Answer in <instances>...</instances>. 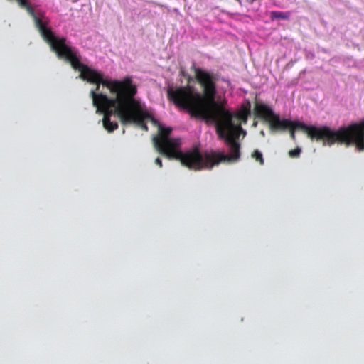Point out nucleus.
<instances>
[{
    "instance_id": "4",
    "label": "nucleus",
    "mask_w": 364,
    "mask_h": 364,
    "mask_svg": "<svg viewBox=\"0 0 364 364\" xmlns=\"http://www.w3.org/2000/svg\"><path fill=\"white\" fill-rule=\"evenodd\" d=\"M172 132L171 127H159L157 136L153 137V143L156 150L169 159H176L181 164L191 170L193 169L194 164L200 159L199 150H193L183 152L180 150L181 139L178 138H170Z\"/></svg>"
},
{
    "instance_id": "12",
    "label": "nucleus",
    "mask_w": 364,
    "mask_h": 364,
    "mask_svg": "<svg viewBox=\"0 0 364 364\" xmlns=\"http://www.w3.org/2000/svg\"><path fill=\"white\" fill-rule=\"evenodd\" d=\"M359 125L360 127V135L362 136V139L364 140V119L359 122Z\"/></svg>"
},
{
    "instance_id": "8",
    "label": "nucleus",
    "mask_w": 364,
    "mask_h": 364,
    "mask_svg": "<svg viewBox=\"0 0 364 364\" xmlns=\"http://www.w3.org/2000/svg\"><path fill=\"white\" fill-rule=\"evenodd\" d=\"M250 102L247 100L246 105H242L241 106V108L237 113H232L228 110L229 114L231 115V122L235 127H241V124L240 123L235 124L233 118H237L241 120L244 124L247 123V119L250 115Z\"/></svg>"
},
{
    "instance_id": "3",
    "label": "nucleus",
    "mask_w": 364,
    "mask_h": 364,
    "mask_svg": "<svg viewBox=\"0 0 364 364\" xmlns=\"http://www.w3.org/2000/svg\"><path fill=\"white\" fill-rule=\"evenodd\" d=\"M282 121H287L284 128L275 129L274 132H285L289 129L290 137L293 141L296 140L295 131L301 130L311 141H321L323 146H331L335 143L343 144L346 146L354 144L359 151L364 150V140L360 135L359 123H353L335 131L327 126L320 127L309 126L303 122H293L287 119H282Z\"/></svg>"
},
{
    "instance_id": "2",
    "label": "nucleus",
    "mask_w": 364,
    "mask_h": 364,
    "mask_svg": "<svg viewBox=\"0 0 364 364\" xmlns=\"http://www.w3.org/2000/svg\"><path fill=\"white\" fill-rule=\"evenodd\" d=\"M58 57L68 61L75 70L80 72L79 77L83 80L96 85V88L90 91L93 105L97 108V112L104 114L103 127L109 132L118 128L117 122H112V115L117 116L121 120L118 109H121V100L127 97V82L129 76L122 80L104 79L101 73L90 68L80 63L77 54L71 50V47H50Z\"/></svg>"
},
{
    "instance_id": "14",
    "label": "nucleus",
    "mask_w": 364,
    "mask_h": 364,
    "mask_svg": "<svg viewBox=\"0 0 364 364\" xmlns=\"http://www.w3.org/2000/svg\"><path fill=\"white\" fill-rule=\"evenodd\" d=\"M257 122H254V123H253V126H254V127H257Z\"/></svg>"
},
{
    "instance_id": "10",
    "label": "nucleus",
    "mask_w": 364,
    "mask_h": 364,
    "mask_svg": "<svg viewBox=\"0 0 364 364\" xmlns=\"http://www.w3.org/2000/svg\"><path fill=\"white\" fill-rule=\"evenodd\" d=\"M271 17L272 18L287 19L288 16L284 12L275 11L271 12Z\"/></svg>"
},
{
    "instance_id": "7",
    "label": "nucleus",
    "mask_w": 364,
    "mask_h": 364,
    "mask_svg": "<svg viewBox=\"0 0 364 364\" xmlns=\"http://www.w3.org/2000/svg\"><path fill=\"white\" fill-rule=\"evenodd\" d=\"M255 117L263 119L269 124V129L274 132L275 129L284 128L287 121H282L279 114L274 113L273 109L267 105L256 102L254 107Z\"/></svg>"
},
{
    "instance_id": "13",
    "label": "nucleus",
    "mask_w": 364,
    "mask_h": 364,
    "mask_svg": "<svg viewBox=\"0 0 364 364\" xmlns=\"http://www.w3.org/2000/svg\"><path fill=\"white\" fill-rule=\"evenodd\" d=\"M155 164L158 165L160 168L162 167V161L160 158L158 157L155 159Z\"/></svg>"
},
{
    "instance_id": "1",
    "label": "nucleus",
    "mask_w": 364,
    "mask_h": 364,
    "mask_svg": "<svg viewBox=\"0 0 364 364\" xmlns=\"http://www.w3.org/2000/svg\"><path fill=\"white\" fill-rule=\"evenodd\" d=\"M196 78L203 88V95L190 86L169 87L167 97L178 107L187 110L191 117L201 118L215 124L218 137L225 141L229 154L212 151L200 153V160L195 163L194 171L211 169L221 162L235 163L241 158V144L238 141L240 133L245 134L242 127H235L231 115L223 103L215 100L216 86L213 77L209 73L196 68Z\"/></svg>"
},
{
    "instance_id": "6",
    "label": "nucleus",
    "mask_w": 364,
    "mask_h": 364,
    "mask_svg": "<svg viewBox=\"0 0 364 364\" xmlns=\"http://www.w3.org/2000/svg\"><path fill=\"white\" fill-rule=\"evenodd\" d=\"M19 6L26 10L32 17L35 26L38 28L41 36L49 46H66L65 38L56 36L50 28L47 26L48 21L45 13L41 10L35 11L29 4L28 0H16Z\"/></svg>"
},
{
    "instance_id": "11",
    "label": "nucleus",
    "mask_w": 364,
    "mask_h": 364,
    "mask_svg": "<svg viewBox=\"0 0 364 364\" xmlns=\"http://www.w3.org/2000/svg\"><path fill=\"white\" fill-rule=\"evenodd\" d=\"M301 151V148L296 147V149L290 150L289 151V156L291 158H297L299 156Z\"/></svg>"
},
{
    "instance_id": "9",
    "label": "nucleus",
    "mask_w": 364,
    "mask_h": 364,
    "mask_svg": "<svg viewBox=\"0 0 364 364\" xmlns=\"http://www.w3.org/2000/svg\"><path fill=\"white\" fill-rule=\"evenodd\" d=\"M251 157L258 162L259 165L263 166L264 164V159L263 158L262 153L260 151L257 149L254 150L251 154Z\"/></svg>"
},
{
    "instance_id": "5",
    "label": "nucleus",
    "mask_w": 364,
    "mask_h": 364,
    "mask_svg": "<svg viewBox=\"0 0 364 364\" xmlns=\"http://www.w3.org/2000/svg\"><path fill=\"white\" fill-rule=\"evenodd\" d=\"M127 97L121 100V109H118L121 117L122 124H135L144 131H148V127L145 122L146 119H151V115L144 111L139 100L135 98L137 93V87L133 82L132 77L129 76L127 82Z\"/></svg>"
}]
</instances>
